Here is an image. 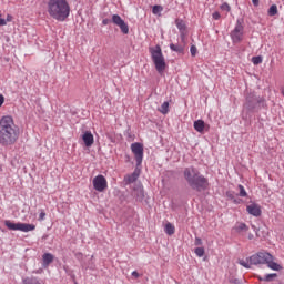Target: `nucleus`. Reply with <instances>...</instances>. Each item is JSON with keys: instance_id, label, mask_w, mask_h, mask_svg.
I'll list each match as a JSON object with an SVG mask.
<instances>
[{"instance_id": "1", "label": "nucleus", "mask_w": 284, "mask_h": 284, "mask_svg": "<svg viewBox=\"0 0 284 284\" xmlns=\"http://www.w3.org/2000/svg\"><path fill=\"white\" fill-rule=\"evenodd\" d=\"M19 139V130L14 124V119L10 115H4L0 119V144L14 145Z\"/></svg>"}, {"instance_id": "2", "label": "nucleus", "mask_w": 284, "mask_h": 284, "mask_svg": "<svg viewBox=\"0 0 284 284\" xmlns=\"http://www.w3.org/2000/svg\"><path fill=\"white\" fill-rule=\"evenodd\" d=\"M45 10L51 19L55 21H65L70 17V3L68 0H48Z\"/></svg>"}, {"instance_id": "3", "label": "nucleus", "mask_w": 284, "mask_h": 284, "mask_svg": "<svg viewBox=\"0 0 284 284\" xmlns=\"http://www.w3.org/2000/svg\"><path fill=\"white\" fill-rule=\"evenodd\" d=\"M184 179L189 183L190 187H192V190H196V192H203L210 187V182L206 178L201 175L199 170L193 166L184 170Z\"/></svg>"}, {"instance_id": "4", "label": "nucleus", "mask_w": 284, "mask_h": 284, "mask_svg": "<svg viewBox=\"0 0 284 284\" xmlns=\"http://www.w3.org/2000/svg\"><path fill=\"white\" fill-rule=\"evenodd\" d=\"M149 52L151 54V59L155 65V70L159 74H163L165 72V57H163V51L161 50V45H155L154 48H150Z\"/></svg>"}, {"instance_id": "5", "label": "nucleus", "mask_w": 284, "mask_h": 284, "mask_svg": "<svg viewBox=\"0 0 284 284\" xmlns=\"http://www.w3.org/2000/svg\"><path fill=\"white\" fill-rule=\"evenodd\" d=\"M4 225L8 230H13V232H34L37 230V225L34 224L12 223L10 220H6Z\"/></svg>"}, {"instance_id": "6", "label": "nucleus", "mask_w": 284, "mask_h": 284, "mask_svg": "<svg viewBox=\"0 0 284 284\" xmlns=\"http://www.w3.org/2000/svg\"><path fill=\"white\" fill-rule=\"evenodd\" d=\"M251 265H267L268 261H274V256L267 252H258L248 258Z\"/></svg>"}, {"instance_id": "7", "label": "nucleus", "mask_w": 284, "mask_h": 284, "mask_svg": "<svg viewBox=\"0 0 284 284\" xmlns=\"http://www.w3.org/2000/svg\"><path fill=\"white\" fill-rule=\"evenodd\" d=\"M244 37H245V28L243 27V23H241V21L237 20L234 29L231 31V39L233 43H241Z\"/></svg>"}, {"instance_id": "8", "label": "nucleus", "mask_w": 284, "mask_h": 284, "mask_svg": "<svg viewBox=\"0 0 284 284\" xmlns=\"http://www.w3.org/2000/svg\"><path fill=\"white\" fill-rule=\"evenodd\" d=\"M131 151L134 154L136 165H141L143 163V144L135 142L131 144Z\"/></svg>"}, {"instance_id": "9", "label": "nucleus", "mask_w": 284, "mask_h": 284, "mask_svg": "<svg viewBox=\"0 0 284 284\" xmlns=\"http://www.w3.org/2000/svg\"><path fill=\"white\" fill-rule=\"evenodd\" d=\"M112 23L114 26H118L120 28L122 34H129L130 33V26L126 24L125 20L121 18L119 14L112 16Z\"/></svg>"}, {"instance_id": "10", "label": "nucleus", "mask_w": 284, "mask_h": 284, "mask_svg": "<svg viewBox=\"0 0 284 284\" xmlns=\"http://www.w3.org/2000/svg\"><path fill=\"white\" fill-rule=\"evenodd\" d=\"M93 187L97 192H105L108 190V180L103 175H97L93 179Z\"/></svg>"}, {"instance_id": "11", "label": "nucleus", "mask_w": 284, "mask_h": 284, "mask_svg": "<svg viewBox=\"0 0 284 284\" xmlns=\"http://www.w3.org/2000/svg\"><path fill=\"white\" fill-rule=\"evenodd\" d=\"M82 141L87 148H92L94 145V135L91 131H85L82 135Z\"/></svg>"}, {"instance_id": "12", "label": "nucleus", "mask_w": 284, "mask_h": 284, "mask_svg": "<svg viewBox=\"0 0 284 284\" xmlns=\"http://www.w3.org/2000/svg\"><path fill=\"white\" fill-rule=\"evenodd\" d=\"M246 212L252 216H261V206L258 204H250L246 206Z\"/></svg>"}, {"instance_id": "13", "label": "nucleus", "mask_w": 284, "mask_h": 284, "mask_svg": "<svg viewBox=\"0 0 284 284\" xmlns=\"http://www.w3.org/2000/svg\"><path fill=\"white\" fill-rule=\"evenodd\" d=\"M193 128L196 132H200V134H203L205 131V121L203 120H197L194 122Z\"/></svg>"}, {"instance_id": "14", "label": "nucleus", "mask_w": 284, "mask_h": 284, "mask_svg": "<svg viewBox=\"0 0 284 284\" xmlns=\"http://www.w3.org/2000/svg\"><path fill=\"white\" fill-rule=\"evenodd\" d=\"M42 261H43L44 267H48V265H50V263L54 261V255H52L51 253H44L42 256Z\"/></svg>"}, {"instance_id": "15", "label": "nucleus", "mask_w": 284, "mask_h": 284, "mask_svg": "<svg viewBox=\"0 0 284 284\" xmlns=\"http://www.w3.org/2000/svg\"><path fill=\"white\" fill-rule=\"evenodd\" d=\"M266 265L267 267H270V270H274V272H280V270H283V266L274 262V260H270L268 262H266Z\"/></svg>"}, {"instance_id": "16", "label": "nucleus", "mask_w": 284, "mask_h": 284, "mask_svg": "<svg viewBox=\"0 0 284 284\" xmlns=\"http://www.w3.org/2000/svg\"><path fill=\"white\" fill-rule=\"evenodd\" d=\"M175 26L180 30L181 34H185L186 26H185V21H183V19H176Z\"/></svg>"}, {"instance_id": "17", "label": "nucleus", "mask_w": 284, "mask_h": 284, "mask_svg": "<svg viewBox=\"0 0 284 284\" xmlns=\"http://www.w3.org/2000/svg\"><path fill=\"white\" fill-rule=\"evenodd\" d=\"M136 179H139V173L136 171H134L132 174L126 175L124 178V181H125V183L130 184V183H134V181H136Z\"/></svg>"}, {"instance_id": "18", "label": "nucleus", "mask_w": 284, "mask_h": 284, "mask_svg": "<svg viewBox=\"0 0 284 284\" xmlns=\"http://www.w3.org/2000/svg\"><path fill=\"white\" fill-rule=\"evenodd\" d=\"M164 231H165V234H168L169 236H172V234L176 232V229L173 226L172 223L168 222L164 226Z\"/></svg>"}, {"instance_id": "19", "label": "nucleus", "mask_w": 284, "mask_h": 284, "mask_svg": "<svg viewBox=\"0 0 284 284\" xmlns=\"http://www.w3.org/2000/svg\"><path fill=\"white\" fill-rule=\"evenodd\" d=\"M276 276H278L276 273H271V274L265 275V277L258 276V281H265L266 283H270V282L274 281V278H276Z\"/></svg>"}, {"instance_id": "20", "label": "nucleus", "mask_w": 284, "mask_h": 284, "mask_svg": "<svg viewBox=\"0 0 284 284\" xmlns=\"http://www.w3.org/2000/svg\"><path fill=\"white\" fill-rule=\"evenodd\" d=\"M170 49L173 51V52H178L179 54L183 53V51L185 50L183 48V45L181 44H174V43H171L170 44Z\"/></svg>"}, {"instance_id": "21", "label": "nucleus", "mask_w": 284, "mask_h": 284, "mask_svg": "<svg viewBox=\"0 0 284 284\" xmlns=\"http://www.w3.org/2000/svg\"><path fill=\"white\" fill-rule=\"evenodd\" d=\"M159 112H161V114H168L170 112V102H164L159 109Z\"/></svg>"}, {"instance_id": "22", "label": "nucleus", "mask_w": 284, "mask_h": 284, "mask_svg": "<svg viewBox=\"0 0 284 284\" xmlns=\"http://www.w3.org/2000/svg\"><path fill=\"white\" fill-rule=\"evenodd\" d=\"M276 14H278V7L273 4L268 9V17H276Z\"/></svg>"}, {"instance_id": "23", "label": "nucleus", "mask_w": 284, "mask_h": 284, "mask_svg": "<svg viewBox=\"0 0 284 284\" xmlns=\"http://www.w3.org/2000/svg\"><path fill=\"white\" fill-rule=\"evenodd\" d=\"M236 232H247V225L245 223H240L235 226Z\"/></svg>"}, {"instance_id": "24", "label": "nucleus", "mask_w": 284, "mask_h": 284, "mask_svg": "<svg viewBox=\"0 0 284 284\" xmlns=\"http://www.w3.org/2000/svg\"><path fill=\"white\" fill-rule=\"evenodd\" d=\"M22 284H41L39 283V280L38 278H30V277H27L23 280V283Z\"/></svg>"}, {"instance_id": "25", "label": "nucleus", "mask_w": 284, "mask_h": 284, "mask_svg": "<svg viewBox=\"0 0 284 284\" xmlns=\"http://www.w3.org/2000/svg\"><path fill=\"white\" fill-rule=\"evenodd\" d=\"M161 12H163V8L161 6H159V4L153 6V8H152L153 14H161Z\"/></svg>"}, {"instance_id": "26", "label": "nucleus", "mask_w": 284, "mask_h": 284, "mask_svg": "<svg viewBox=\"0 0 284 284\" xmlns=\"http://www.w3.org/2000/svg\"><path fill=\"white\" fill-rule=\"evenodd\" d=\"M195 254H196V256H199V258L203 257L205 255V248L196 247L195 248Z\"/></svg>"}, {"instance_id": "27", "label": "nucleus", "mask_w": 284, "mask_h": 284, "mask_svg": "<svg viewBox=\"0 0 284 284\" xmlns=\"http://www.w3.org/2000/svg\"><path fill=\"white\" fill-rule=\"evenodd\" d=\"M252 62H253L254 65H258V64L263 63V58H261V57H253L252 58Z\"/></svg>"}, {"instance_id": "28", "label": "nucleus", "mask_w": 284, "mask_h": 284, "mask_svg": "<svg viewBox=\"0 0 284 284\" xmlns=\"http://www.w3.org/2000/svg\"><path fill=\"white\" fill-rule=\"evenodd\" d=\"M237 187L240 190V194H239L240 196L242 197L247 196V191H245V187L243 185L240 184Z\"/></svg>"}, {"instance_id": "29", "label": "nucleus", "mask_w": 284, "mask_h": 284, "mask_svg": "<svg viewBox=\"0 0 284 284\" xmlns=\"http://www.w3.org/2000/svg\"><path fill=\"white\" fill-rule=\"evenodd\" d=\"M221 10H223L224 12H230V10H232V8L230 7V4L227 2H224L221 6Z\"/></svg>"}, {"instance_id": "30", "label": "nucleus", "mask_w": 284, "mask_h": 284, "mask_svg": "<svg viewBox=\"0 0 284 284\" xmlns=\"http://www.w3.org/2000/svg\"><path fill=\"white\" fill-rule=\"evenodd\" d=\"M190 52H191V57H196V52H197L196 45H191Z\"/></svg>"}, {"instance_id": "31", "label": "nucleus", "mask_w": 284, "mask_h": 284, "mask_svg": "<svg viewBox=\"0 0 284 284\" xmlns=\"http://www.w3.org/2000/svg\"><path fill=\"white\" fill-rule=\"evenodd\" d=\"M212 17L215 21H219V19H221V13L219 11H215L213 12Z\"/></svg>"}, {"instance_id": "32", "label": "nucleus", "mask_w": 284, "mask_h": 284, "mask_svg": "<svg viewBox=\"0 0 284 284\" xmlns=\"http://www.w3.org/2000/svg\"><path fill=\"white\" fill-rule=\"evenodd\" d=\"M240 265H242V267H246V270H250V264H247L244 260L240 261Z\"/></svg>"}, {"instance_id": "33", "label": "nucleus", "mask_w": 284, "mask_h": 284, "mask_svg": "<svg viewBox=\"0 0 284 284\" xmlns=\"http://www.w3.org/2000/svg\"><path fill=\"white\" fill-rule=\"evenodd\" d=\"M39 221H45V213L43 211L39 214Z\"/></svg>"}, {"instance_id": "34", "label": "nucleus", "mask_w": 284, "mask_h": 284, "mask_svg": "<svg viewBox=\"0 0 284 284\" xmlns=\"http://www.w3.org/2000/svg\"><path fill=\"white\" fill-rule=\"evenodd\" d=\"M195 245H203V240H201V237H196Z\"/></svg>"}, {"instance_id": "35", "label": "nucleus", "mask_w": 284, "mask_h": 284, "mask_svg": "<svg viewBox=\"0 0 284 284\" xmlns=\"http://www.w3.org/2000/svg\"><path fill=\"white\" fill-rule=\"evenodd\" d=\"M252 3L255 8H258L261 0H252Z\"/></svg>"}, {"instance_id": "36", "label": "nucleus", "mask_w": 284, "mask_h": 284, "mask_svg": "<svg viewBox=\"0 0 284 284\" xmlns=\"http://www.w3.org/2000/svg\"><path fill=\"white\" fill-rule=\"evenodd\" d=\"M3 103H6V98L3 97V94H0V108L1 105H3Z\"/></svg>"}, {"instance_id": "37", "label": "nucleus", "mask_w": 284, "mask_h": 284, "mask_svg": "<svg viewBox=\"0 0 284 284\" xmlns=\"http://www.w3.org/2000/svg\"><path fill=\"white\" fill-rule=\"evenodd\" d=\"M103 26H108L110 23V19L102 20Z\"/></svg>"}, {"instance_id": "38", "label": "nucleus", "mask_w": 284, "mask_h": 284, "mask_svg": "<svg viewBox=\"0 0 284 284\" xmlns=\"http://www.w3.org/2000/svg\"><path fill=\"white\" fill-rule=\"evenodd\" d=\"M132 276H134L135 278H139V276H140V275H139V272L133 271V272H132Z\"/></svg>"}, {"instance_id": "39", "label": "nucleus", "mask_w": 284, "mask_h": 284, "mask_svg": "<svg viewBox=\"0 0 284 284\" xmlns=\"http://www.w3.org/2000/svg\"><path fill=\"white\" fill-rule=\"evenodd\" d=\"M247 239H248L250 241H252V239H254V234L248 233V234H247Z\"/></svg>"}, {"instance_id": "40", "label": "nucleus", "mask_w": 284, "mask_h": 284, "mask_svg": "<svg viewBox=\"0 0 284 284\" xmlns=\"http://www.w3.org/2000/svg\"><path fill=\"white\" fill-rule=\"evenodd\" d=\"M229 196V199H234V195H232L231 193L226 194Z\"/></svg>"}]
</instances>
